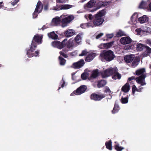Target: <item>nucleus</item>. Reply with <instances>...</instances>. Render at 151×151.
<instances>
[{
  "mask_svg": "<svg viewBox=\"0 0 151 151\" xmlns=\"http://www.w3.org/2000/svg\"><path fill=\"white\" fill-rule=\"evenodd\" d=\"M114 57L115 55L113 52L109 50L101 53L100 55L99 58L102 61L104 60L107 61H111L113 60Z\"/></svg>",
  "mask_w": 151,
  "mask_h": 151,
  "instance_id": "nucleus-4",
  "label": "nucleus"
},
{
  "mask_svg": "<svg viewBox=\"0 0 151 151\" xmlns=\"http://www.w3.org/2000/svg\"><path fill=\"white\" fill-rule=\"evenodd\" d=\"M81 27L82 28H86L87 27H93V24L90 23H85L82 24L81 25Z\"/></svg>",
  "mask_w": 151,
  "mask_h": 151,
  "instance_id": "nucleus-26",
  "label": "nucleus"
},
{
  "mask_svg": "<svg viewBox=\"0 0 151 151\" xmlns=\"http://www.w3.org/2000/svg\"><path fill=\"white\" fill-rule=\"evenodd\" d=\"M146 43L151 46V40L148 39L146 41Z\"/></svg>",
  "mask_w": 151,
  "mask_h": 151,
  "instance_id": "nucleus-56",
  "label": "nucleus"
},
{
  "mask_svg": "<svg viewBox=\"0 0 151 151\" xmlns=\"http://www.w3.org/2000/svg\"><path fill=\"white\" fill-rule=\"evenodd\" d=\"M85 63L84 60L81 59L78 62L74 63L73 64V67L74 68L79 69L83 66Z\"/></svg>",
  "mask_w": 151,
  "mask_h": 151,
  "instance_id": "nucleus-8",
  "label": "nucleus"
},
{
  "mask_svg": "<svg viewBox=\"0 0 151 151\" xmlns=\"http://www.w3.org/2000/svg\"><path fill=\"white\" fill-rule=\"evenodd\" d=\"M102 3V5L104 6H106L108 4V3L107 2H103Z\"/></svg>",
  "mask_w": 151,
  "mask_h": 151,
  "instance_id": "nucleus-61",
  "label": "nucleus"
},
{
  "mask_svg": "<svg viewBox=\"0 0 151 151\" xmlns=\"http://www.w3.org/2000/svg\"><path fill=\"white\" fill-rule=\"evenodd\" d=\"M106 83V81L104 80H102L99 82L97 86L99 88H101L104 86Z\"/></svg>",
  "mask_w": 151,
  "mask_h": 151,
  "instance_id": "nucleus-29",
  "label": "nucleus"
},
{
  "mask_svg": "<svg viewBox=\"0 0 151 151\" xmlns=\"http://www.w3.org/2000/svg\"><path fill=\"white\" fill-rule=\"evenodd\" d=\"M73 7L72 5H67V9H69Z\"/></svg>",
  "mask_w": 151,
  "mask_h": 151,
  "instance_id": "nucleus-57",
  "label": "nucleus"
},
{
  "mask_svg": "<svg viewBox=\"0 0 151 151\" xmlns=\"http://www.w3.org/2000/svg\"><path fill=\"white\" fill-rule=\"evenodd\" d=\"M130 89V87L129 84L127 83L122 88V90L125 93L128 92Z\"/></svg>",
  "mask_w": 151,
  "mask_h": 151,
  "instance_id": "nucleus-22",
  "label": "nucleus"
},
{
  "mask_svg": "<svg viewBox=\"0 0 151 151\" xmlns=\"http://www.w3.org/2000/svg\"><path fill=\"white\" fill-rule=\"evenodd\" d=\"M148 20V17L145 15L139 17L138 19L139 22L141 24L147 22Z\"/></svg>",
  "mask_w": 151,
  "mask_h": 151,
  "instance_id": "nucleus-16",
  "label": "nucleus"
},
{
  "mask_svg": "<svg viewBox=\"0 0 151 151\" xmlns=\"http://www.w3.org/2000/svg\"><path fill=\"white\" fill-rule=\"evenodd\" d=\"M96 1L94 0H91L87 4L84 5V9L86 10H88V9L93 7L95 4Z\"/></svg>",
  "mask_w": 151,
  "mask_h": 151,
  "instance_id": "nucleus-10",
  "label": "nucleus"
},
{
  "mask_svg": "<svg viewBox=\"0 0 151 151\" xmlns=\"http://www.w3.org/2000/svg\"><path fill=\"white\" fill-rule=\"evenodd\" d=\"M40 13L39 12H35V10L33 14V18H36L38 16V14Z\"/></svg>",
  "mask_w": 151,
  "mask_h": 151,
  "instance_id": "nucleus-47",
  "label": "nucleus"
},
{
  "mask_svg": "<svg viewBox=\"0 0 151 151\" xmlns=\"http://www.w3.org/2000/svg\"><path fill=\"white\" fill-rule=\"evenodd\" d=\"M59 61V63L61 65H65L66 60L64 58H63L61 56H59L58 58Z\"/></svg>",
  "mask_w": 151,
  "mask_h": 151,
  "instance_id": "nucleus-27",
  "label": "nucleus"
},
{
  "mask_svg": "<svg viewBox=\"0 0 151 151\" xmlns=\"http://www.w3.org/2000/svg\"><path fill=\"white\" fill-rule=\"evenodd\" d=\"M119 106L118 105L115 104L114 105V109L112 111V112L113 114H115L119 110Z\"/></svg>",
  "mask_w": 151,
  "mask_h": 151,
  "instance_id": "nucleus-35",
  "label": "nucleus"
},
{
  "mask_svg": "<svg viewBox=\"0 0 151 151\" xmlns=\"http://www.w3.org/2000/svg\"><path fill=\"white\" fill-rule=\"evenodd\" d=\"M104 35L103 33H101L97 35L96 37V39H98L100 37H101L102 36H103Z\"/></svg>",
  "mask_w": 151,
  "mask_h": 151,
  "instance_id": "nucleus-52",
  "label": "nucleus"
},
{
  "mask_svg": "<svg viewBox=\"0 0 151 151\" xmlns=\"http://www.w3.org/2000/svg\"><path fill=\"white\" fill-rule=\"evenodd\" d=\"M121 101L122 103H127L128 102V98L127 97L122 98L121 99Z\"/></svg>",
  "mask_w": 151,
  "mask_h": 151,
  "instance_id": "nucleus-45",
  "label": "nucleus"
},
{
  "mask_svg": "<svg viewBox=\"0 0 151 151\" xmlns=\"http://www.w3.org/2000/svg\"><path fill=\"white\" fill-rule=\"evenodd\" d=\"M132 49V46L130 45H128L124 47V49L126 50H128L129 49Z\"/></svg>",
  "mask_w": 151,
  "mask_h": 151,
  "instance_id": "nucleus-51",
  "label": "nucleus"
},
{
  "mask_svg": "<svg viewBox=\"0 0 151 151\" xmlns=\"http://www.w3.org/2000/svg\"><path fill=\"white\" fill-rule=\"evenodd\" d=\"M135 31L137 32L138 35H140L144 32L143 30H142L140 28H137L135 30Z\"/></svg>",
  "mask_w": 151,
  "mask_h": 151,
  "instance_id": "nucleus-40",
  "label": "nucleus"
},
{
  "mask_svg": "<svg viewBox=\"0 0 151 151\" xmlns=\"http://www.w3.org/2000/svg\"><path fill=\"white\" fill-rule=\"evenodd\" d=\"M58 6V5L57 4L56 7H54L53 9L57 11L59 10H60L66 9V4L62 5L61 6L59 5V6Z\"/></svg>",
  "mask_w": 151,
  "mask_h": 151,
  "instance_id": "nucleus-23",
  "label": "nucleus"
},
{
  "mask_svg": "<svg viewBox=\"0 0 151 151\" xmlns=\"http://www.w3.org/2000/svg\"><path fill=\"white\" fill-rule=\"evenodd\" d=\"M85 18L87 19V18L88 17L89 20H91L92 18V15L91 14H89L88 15H86L85 16Z\"/></svg>",
  "mask_w": 151,
  "mask_h": 151,
  "instance_id": "nucleus-48",
  "label": "nucleus"
},
{
  "mask_svg": "<svg viewBox=\"0 0 151 151\" xmlns=\"http://www.w3.org/2000/svg\"><path fill=\"white\" fill-rule=\"evenodd\" d=\"M99 47L101 49H105L104 43L101 44L99 46Z\"/></svg>",
  "mask_w": 151,
  "mask_h": 151,
  "instance_id": "nucleus-53",
  "label": "nucleus"
},
{
  "mask_svg": "<svg viewBox=\"0 0 151 151\" xmlns=\"http://www.w3.org/2000/svg\"><path fill=\"white\" fill-rule=\"evenodd\" d=\"M42 35L38 34L35 35L34 36L29 48L26 49V54L29 58H30L34 56H39V50H37L35 52H33L37 48V44L42 43Z\"/></svg>",
  "mask_w": 151,
  "mask_h": 151,
  "instance_id": "nucleus-1",
  "label": "nucleus"
},
{
  "mask_svg": "<svg viewBox=\"0 0 151 151\" xmlns=\"http://www.w3.org/2000/svg\"><path fill=\"white\" fill-rule=\"evenodd\" d=\"M138 89L136 87L135 85H133L132 88V93L133 94H134L135 91H137Z\"/></svg>",
  "mask_w": 151,
  "mask_h": 151,
  "instance_id": "nucleus-42",
  "label": "nucleus"
},
{
  "mask_svg": "<svg viewBox=\"0 0 151 151\" xmlns=\"http://www.w3.org/2000/svg\"><path fill=\"white\" fill-rule=\"evenodd\" d=\"M106 145L107 149L110 150H112L111 142V140H110L109 142H106Z\"/></svg>",
  "mask_w": 151,
  "mask_h": 151,
  "instance_id": "nucleus-32",
  "label": "nucleus"
},
{
  "mask_svg": "<svg viewBox=\"0 0 151 151\" xmlns=\"http://www.w3.org/2000/svg\"><path fill=\"white\" fill-rule=\"evenodd\" d=\"M147 9L148 11L151 12V2L148 5Z\"/></svg>",
  "mask_w": 151,
  "mask_h": 151,
  "instance_id": "nucleus-55",
  "label": "nucleus"
},
{
  "mask_svg": "<svg viewBox=\"0 0 151 151\" xmlns=\"http://www.w3.org/2000/svg\"><path fill=\"white\" fill-rule=\"evenodd\" d=\"M120 41L122 44L125 45L130 43L132 42V40L129 37H124L121 38Z\"/></svg>",
  "mask_w": 151,
  "mask_h": 151,
  "instance_id": "nucleus-12",
  "label": "nucleus"
},
{
  "mask_svg": "<svg viewBox=\"0 0 151 151\" xmlns=\"http://www.w3.org/2000/svg\"><path fill=\"white\" fill-rule=\"evenodd\" d=\"M137 16L134 14L132 16L131 18L132 24H135L137 23Z\"/></svg>",
  "mask_w": 151,
  "mask_h": 151,
  "instance_id": "nucleus-30",
  "label": "nucleus"
},
{
  "mask_svg": "<svg viewBox=\"0 0 151 151\" xmlns=\"http://www.w3.org/2000/svg\"><path fill=\"white\" fill-rule=\"evenodd\" d=\"M47 27L45 25H44L42 27L41 29L42 30H43L47 28Z\"/></svg>",
  "mask_w": 151,
  "mask_h": 151,
  "instance_id": "nucleus-60",
  "label": "nucleus"
},
{
  "mask_svg": "<svg viewBox=\"0 0 151 151\" xmlns=\"http://www.w3.org/2000/svg\"><path fill=\"white\" fill-rule=\"evenodd\" d=\"M19 1V0H14L11 2V4L13 6H14Z\"/></svg>",
  "mask_w": 151,
  "mask_h": 151,
  "instance_id": "nucleus-49",
  "label": "nucleus"
},
{
  "mask_svg": "<svg viewBox=\"0 0 151 151\" xmlns=\"http://www.w3.org/2000/svg\"><path fill=\"white\" fill-rule=\"evenodd\" d=\"M41 5V2L40 1H38L37 4V6H40Z\"/></svg>",
  "mask_w": 151,
  "mask_h": 151,
  "instance_id": "nucleus-64",
  "label": "nucleus"
},
{
  "mask_svg": "<svg viewBox=\"0 0 151 151\" xmlns=\"http://www.w3.org/2000/svg\"><path fill=\"white\" fill-rule=\"evenodd\" d=\"M135 78V77L134 76H132L131 77L129 78L128 80L130 81Z\"/></svg>",
  "mask_w": 151,
  "mask_h": 151,
  "instance_id": "nucleus-58",
  "label": "nucleus"
},
{
  "mask_svg": "<svg viewBox=\"0 0 151 151\" xmlns=\"http://www.w3.org/2000/svg\"><path fill=\"white\" fill-rule=\"evenodd\" d=\"M73 40L70 39L68 42L67 45L68 47L70 48L73 46L74 45V42Z\"/></svg>",
  "mask_w": 151,
  "mask_h": 151,
  "instance_id": "nucleus-37",
  "label": "nucleus"
},
{
  "mask_svg": "<svg viewBox=\"0 0 151 151\" xmlns=\"http://www.w3.org/2000/svg\"><path fill=\"white\" fill-rule=\"evenodd\" d=\"M117 70V69L116 67L113 68H110L107 69L102 73V77L103 78L108 77L112 74L113 73H115Z\"/></svg>",
  "mask_w": 151,
  "mask_h": 151,
  "instance_id": "nucleus-5",
  "label": "nucleus"
},
{
  "mask_svg": "<svg viewBox=\"0 0 151 151\" xmlns=\"http://www.w3.org/2000/svg\"><path fill=\"white\" fill-rule=\"evenodd\" d=\"M99 74L98 70H94L91 73V74L90 77H88V79L92 81V80L96 78Z\"/></svg>",
  "mask_w": 151,
  "mask_h": 151,
  "instance_id": "nucleus-13",
  "label": "nucleus"
},
{
  "mask_svg": "<svg viewBox=\"0 0 151 151\" xmlns=\"http://www.w3.org/2000/svg\"><path fill=\"white\" fill-rule=\"evenodd\" d=\"M47 35L49 38L53 40L58 39V35L55 33L54 31L48 33Z\"/></svg>",
  "mask_w": 151,
  "mask_h": 151,
  "instance_id": "nucleus-17",
  "label": "nucleus"
},
{
  "mask_svg": "<svg viewBox=\"0 0 151 151\" xmlns=\"http://www.w3.org/2000/svg\"><path fill=\"white\" fill-rule=\"evenodd\" d=\"M113 43V42H111L108 43H104L105 48L108 49L110 48L112 46Z\"/></svg>",
  "mask_w": 151,
  "mask_h": 151,
  "instance_id": "nucleus-36",
  "label": "nucleus"
},
{
  "mask_svg": "<svg viewBox=\"0 0 151 151\" xmlns=\"http://www.w3.org/2000/svg\"><path fill=\"white\" fill-rule=\"evenodd\" d=\"M75 34V32L73 29H70L67 30V37H70Z\"/></svg>",
  "mask_w": 151,
  "mask_h": 151,
  "instance_id": "nucleus-24",
  "label": "nucleus"
},
{
  "mask_svg": "<svg viewBox=\"0 0 151 151\" xmlns=\"http://www.w3.org/2000/svg\"><path fill=\"white\" fill-rule=\"evenodd\" d=\"M105 97V96L104 94L99 95L95 94H92L91 96V98L95 101H99Z\"/></svg>",
  "mask_w": 151,
  "mask_h": 151,
  "instance_id": "nucleus-11",
  "label": "nucleus"
},
{
  "mask_svg": "<svg viewBox=\"0 0 151 151\" xmlns=\"http://www.w3.org/2000/svg\"><path fill=\"white\" fill-rule=\"evenodd\" d=\"M52 22L55 26H61L63 27L66 26V15H62L60 17H56L52 19Z\"/></svg>",
  "mask_w": 151,
  "mask_h": 151,
  "instance_id": "nucleus-2",
  "label": "nucleus"
},
{
  "mask_svg": "<svg viewBox=\"0 0 151 151\" xmlns=\"http://www.w3.org/2000/svg\"><path fill=\"white\" fill-rule=\"evenodd\" d=\"M88 73H84L82 74L81 78L83 80H86L88 77Z\"/></svg>",
  "mask_w": 151,
  "mask_h": 151,
  "instance_id": "nucleus-38",
  "label": "nucleus"
},
{
  "mask_svg": "<svg viewBox=\"0 0 151 151\" xmlns=\"http://www.w3.org/2000/svg\"><path fill=\"white\" fill-rule=\"evenodd\" d=\"M135 56L133 55H126L124 57V60L127 63L131 62L134 59Z\"/></svg>",
  "mask_w": 151,
  "mask_h": 151,
  "instance_id": "nucleus-14",
  "label": "nucleus"
},
{
  "mask_svg": "<svg viewBox=\"0 0 151 151\" xmlns=\"http://www.w3.org/2000/svg\"><path fill=\"white\" fill-rule=\"evenodd\" d=\"M74 17L72 15H67V24L71 22L74 19Z\"/></svg>",
  "mask_w": 151,
  "mask_h": 151,
  "instance_id": "nucleus-28",
  "label": "nucleus"
},
{
  "mask_svg": "<svg viewBox=\"0 0 151 151\" xmlns=\"http://www.w3.org/2000/svg\"><path fill=\"white\" fill-rule=\"evenodd\" d=\"M65 84V81H64L63 78L62 80L60 82L59 85L60 86L59 87L58 90L60 89L61 87L63 88Z\"/></svg>",
  "mask_w": 151,
  "mask_h": 151,
  "instance_id": "nucleus-39",
  "label": "nucleus"
},
{
  "mask_svg": "<svg viewBox=\"0 0 151 151\" xmlns=\"http://www.w3.org/2000/svg\"><path fill=\"white\" fill-rule=\"evenodd\" d=\"M115 149L117 151H121L124 148L119 146V144L117 143L115 145Z\"/></svg>",
  "mask_w": 151,
  "mask_h": 151,
  "instance_id": "nucleus-33",
  "label": "nucleus"
},
{
  "mask_svg": "<svg viewBox=\"0 0 151 151\" xmlns=\"http://www.w3.org/2000/svg\"><path fill=\"white\" fill-rule=\"evenodd\" d=\"M143 45L141 44H139L137 45V50L141 51L143 49Z\"/></svg>",
  "mask_w": 151,
  "mask_h": 151,
  "instance_id": "nucleus-41",
  "label": "nucleus"
},
{
  "mask_svg": "<svg viewBox=\"0 0 151 151\" xmlns=\"http://www.w3.org/2000/svg\"><path fill=\"white\" fill-rule=\"evenodd\" d=\"M106 36L108 38H111L114 35L113 34H107Z\"/></svg>",
  "mask_w": 151,
  "mask_h": 151,
  "instance_id": "nucleus-54",
  "label": "nucleus"
},
{
  "mask_svg": "<svg viewBox=\"0 0 151 151\" xmlns=\"http://www.w3.org/2000/svg\"><path fill=\"white\" fill-rule=\"evenodd\" d=\"M83 35V33H81L78 34L75 37V41L78 45L81 42V40L82 39V36Z\"/></svg>",
  "mask_w": 151,
  "mask_h": 151,
  "instance_id": "nucleus-18",
  "label": "nucleus"
},
{
  "mask_svg": "<svg viewBox=\"0 0 151 151\" xmlns=\"http://www.w3.org/2000/svg\"><path fill=\"white\" fill-rule=\"evenodd\" d=\"M124 34L123 32L119 30L117 33L116 36L117 37H119L123 36Z\"/></svg>",
  "mask_w": 151,
  "mask_h": 151,
  "instance_id": "nucleus-46",
  "label": "nucleus"
},
{
  "mask_svg": "<svg viewBox=\"0 0 151 151\" xmlns=\"http://www.w3.org/2000/svg\"><path fill=\"white\" fill-rule=\"evenodd\" d=\"M66 41V38L62 42L58 41H55L52 42L51 45L54 47L61 49L66 46V43L65 42Z\"/></svg>",
  "mask_w": 151,
  "mask_h": 151,
  "instance_id": "nucleus-6",
  "label": "nucleus"
},
{
  "mask_svg": "<svg viewBox=\"0 0 151 151\" xmlns=\"http://www.w3.org/2000/svg\"><path fill=\"white\" fill-rule=\"evenodd\" d=\"M66 49L64 48L62 51L60 52V54L64 58H66Z\"/></svg>",
  "mask_w": 151,
  "mask_h": 151,
  "instance_id": "nucleus-34",
  "label": "nucleus"
},
{
  "mask_svg": "<svg viewBox=\"0 0 151 151\" xmlns=\"http://www.w3.org/2000/svg\"><path fill=\"white\" fill-rule=\"evenodd\" d=\"M3 3V2L2 1L0 2V8H1L4 6L2 4Z\"/></svg>",
  "mask_w": 151,
  "mask_h": 151,
  "instance_id": "nucleus-63",
  "label": "nucleus"
},
{
  "mask_svg": "<svg viewBox=\"0 0 151 151\" xmlns=\"http://www.w3.org/2000/svg\"><path fill=\"white\" fill-rule=\"evenodd\" d=\"M105 14L104 11L102 10L98 14L95 15V18L93 21V25L94 26H98L101 24L104 21L102 17Z\"/></svg>",
  "mask_w": 151,
  "mask_h": 151,
  "instance_id": "nucleus-3",
  "label": "nucleus"
},
{
  "mask_svg": "<svg viewBox=\"0 0 151 151\" xmlns=\"http://www.w3.org/2000/svg\"><path fill=\"white\" fill-rule=\"evenodd\" d=\"M40 9V6H37L36 7L35 9V12H39V13H40L41 12L42 9V6L41 7V9L40 10H39Z\"/></svg>",
  "mask_w": 151,
  "mask_h": 151,
  "instance_id": "nucleus-43",
  "label": "nucleus"
},
{
  "mask_svg": "<svg viewBox=\"0 0 151 151\" xmlns=\"http://www.w3.org/2000/svg\"><path fill=\"white\" fill-rule=\"evenodd\" d=\"M95 53H91L89 54L86 58L85 60L87 62H90L92 61L96 56Z\"/></svg>",
  "mask_w": 151,
  "mask_h": 151,
  "instance_id": "nucleus-15",
  "label": "nucleus"
},
{
  "mask_svg": "<svg viewBox=\"0 0 151 151\" xmlns=\"http://www.w3.org/2000/svg\"><path fill=\"white\" fill-rule=\"evenodd\" d=\"M145 52L143 53V55L144 57H147L151 53V49L148 47H146L145 48Z\"/></svg>",
  "mask_w": 151,
  "mask_h": 151,
  "instance_id": "nucleus-19",
  "label": "nucleus"
},
{
  "mask_svg": "<svg viewBox=\"0 0 151 151\" xmlns=\"http://www.w3.org/2000/svg\"><path fill=\"white\" fill-rule=\"evenodd\" d=\"M87 89V87L85 85H82L80 86L75 91H74L73 94L76 95H80L84 93Z\"/></svg>",
  "mask_w": 151,
  "mask_h": 151,
  "instance_id": "nucleus-7",
  "label": "nucleus"
},
{
  "mask_svg": "<svg viewBox=\"0 0 151 151\" xmlns=\"http://www.w3.org/2000/svg\"><path fill=\"white\" fill-rule=\"evenodd\" d=\"M146 76H139L136 79L137 82L139 84H140V86L146 85V83L145 82V78Z\"/></svg>",
  "mask_w": 151,
  "mask_h": 151,
  "instance_id": "nucleus-9",
  "label": "nucleus"
},
{
  "mask_svg": "<svg viewBox=\"0 0 151 151\" xmlns=\"http://www.w3.org/2000/svg\"><path fill=\"white\" fill-rule=\"evenodd\" d=\"M140 86L139 87V89H138V90H137V92H141L142 91V90L143 89V87H141Z\"/></svg>",
  "mask_w": 151,
  "mask_h": 151,
  "instance_id": "nucleus-59",
  "label": "nucleus"
},
{
  "mask_svg": "<svg viewBox=\"0 0 151 151\" xmlns=\"http://www.w3.org/2000/svg\"><path fill=\"white\" fill-rule=\"evenodd\" d=\"M88 52L86 50H83L82 51L81 53L79 55V56H83L86 55Z\"/></svg>",
  "mask_w": 151,
  "mask_h": 151,
  "instance_id": "nucleus-44",
  "label": "nucleus"
},
{
  "mask_svg": "<svg viewBox=\"0 0 151 151\" xmlns=\"http://www.w3.org/2000/svg\"><path fill=\"white\" fill-rule=\"evenodd\" d=\"M56 2L57 3H63L64 2L62 0H57Z\"/></svg>",
  "mask_w": 151,
  "mask_h": 151,
  "instance_id": "nucleus-62",
  "label": "nucleus"
},
{
  "mask_svg": "<svg viewBox=\"0 0 151 151\" xmlns=\"http://www.w3.org/2000/svg\"><path fill=\"white\" fill-rule=\"evenodd\" d=\"M132 63L131 66L132 68L136 67L139 64L140 60L138 58H136Z\"/></svg>",
  "mask_w": 151,
  "mask_h": 151,
  "instance_id": "nucleus-21",
  "label": "nucleus"
},
{
  "mask_svg": "<svg viewBox=\"0 0 151 151\" xmlns=\"http://www.w3.org/2000/svg\"><path fill=\"white\" fill-rule=\"evenodd\" d=\"M145 70L144 68H142L139 69L136 71V73L137 75L138 76L140 75V76H146L145 73Z\"/></svg>",
  "mask_w": 151,
  "mask_h": 151,
  "instance_id": "nucleus-20",
  "label": "nucleus"
},
{
  "mask_svg": "<svg viewBox=\"0 0 151 151\" xmlns=\"http://www.w3.org/2000/svg\"><path fill=\"white\" fill-rule=\"evenodd\" d=\"M104 92L106 93H110L111 92V91L110 90L109 88L108 87H106L105 88Z\"/></svg>",
  "mask_w": 151,
  "mask_h": 151,
  "instance_id": "nucleus-50",
  "label": "nucleus"
},
{
  "mask_svg": "<svg viewBox=\"0 0 151 151\" xmlns=\"http://www.w3.org/2000/svg\"><path fill=\"white\" fill-rule=\"evenodd\" d=\"M147 6L146 2L142 1L140 4L139 6V8L141 9H144Z\"/></svg>",
  "mask_w": 151,
  "mask_h": 151,
  "instance_id": "nucleus-31",
  "label": "nucleus"
},
{
  "mask_svg": "<svg viewBox=\"0 0 151 151\" xmlns=\"http://www.w3.org/2000/svg\"><path fill=\"white\" fill-rule=\"evenodd\" d=\"M118 70L115 73H113V76L112 77V78L114 80L116 79H119L121 78V74L117 72Z\"/></svg>",
  "mask_w": 151,
  "mask_h": 151,
  "instance_id": "nucleus-25",
  "label": "nucleus"
}]
</instances>
